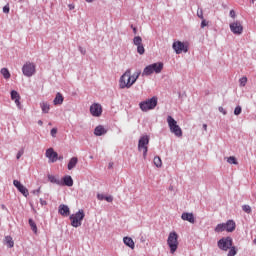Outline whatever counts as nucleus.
<instances>
[{
    "instance_id": "nucleus-6",
    "label": "nucleus",
    "mask_w": 256,
    "mask_h": 256,
    "mask_svg": "<svg viewBox=\"0 0 256 256\" xmlns=\"http://www.w3.org/2000/svg\"><path fill=\"white\" fill-rule=\"evenodd\" d=\"M217 245L221 251H229V248L233 247V238L229 236L223 237L217 242Z\"/></svg>"
},
{
    "instance_id": "nucleus-49",
    "label": "nucleus",
    "mask_w": 256,
    "mask_h": 256,
    "mask_svg": "<svg viewBox=\"0 0 256 256\" xmlns=\"http://www.w3.org/2000/svg\"><path fill=\"white\" fill-rule=\"evenodd\" d=\"M133 33H134V35H137V27L136 28H133Z\"/></svg>"
},
{
    "instance_id": "nucleus-43",
    "label": "nucleus",
    "mask_w": 256,
    "mask_h": 256,
    "mask_svg": "<svg viewBox=\"0 0 256 256\" xmlns=\"http://www.w3.org/2000/svg\"><path fill=\"white\" fill-rule=\"evenodd\" d=\"M197 17H199V19H204V17H203V10H198L197 11Z\"/></svg>"
},
{
    "instance_id": "nucleus-56",
    "label": "nucleus",
    "mask_w": 256,
    "mask_h": 256,
    "mask_svg": "<svg viewBox=\"0 0 256 256\" xmlns=\"http://www.w3.org/2000/svg\"><path fill=\"white\" fill-rule=\"evenodd\" d=\"M169 191H173V186H169Z\"/></svg>"
},
{
    "instance_id": "nucleus-29",
    "label": "nucleus",
    "mask_w": 256,
    "mask_h": 256,
    "mask_svg": "<svg viewBox=\"0 0 256 256\" xmlns=\"http://www.w3.org/2000/svg\"><path fill=\"white\" fill-rule=\"evenodd\" d=\"M215 233H223V231H227V228L225 226V223L218 224L215 229Z\"/></svg>"
},
{
    "instance_id": "nucleus-27",
    "label": "nucleus",
    "mask_w": 256,
    "mask_h": 256,
    "mask_svg": "<svg viewBox=\"0 0 256 256\" xmlns=\"http://www.w3.org/2000/svg\"><path fill=\"white\" fill-rule=\"evenodd\" d=\"M4 241L9 249H12V247L15 246V242L13 241V237L11 236H6Z\"/></svg>"
},
{
    "instance_id": "nucleus-41",
    "label": "nucleus",
    "mask_w": 256,
    "mask_h": 256,
    "mask_svg": "<svg viewBox=\"0 0 256 256\" xmlns=\"http://www.w3.org/2000/svg\"><path fill=\"white\" fill-rule=\"evenodd\" d=\"M9 11H11V9L9 8V4H6L4 7H3V13H9Z\"/></svg>"
},
{
    "instance_id": "nucleus-32",
    "label": "nucleus",
    "mask_w": 256,
    "mask_h": 256,
    "mask_svg": "<svg viewBox=\"0 0 256 256\" xmlns=\"http://www.w3.org/2000/svg\"><path fill=\"white\" fill-rule=\"evenodd\" d=\"M28 223H29V225H30L31 230L33 231V233H36V234H37V224L35 223V221H34L32 218H30V219L28 220Z\"/></svg>"
},
{
    "instance_id": "nucleus-22",
    "label": "nucleus",
    "mask_w": 256,
    "mask_h": 256,
    "mask_svg": "<svg viewBox=\"0 0 256 256\" xmlns=\"http://www.w3.org/2000/svg\"><path fill=\"white\" fill-rule=\"evenodd\" d=\"M225 226H226V231H227L228 233H233V231H235V227H236L235 221H233V220H228V221L225 223Z\"/></svg>"
},
{
    "instance_id": "nucleus-51",
    "label": "nucleus",
    "mask_w": 256,
    "mask_h": 256,
    "mask_svg": "<svg viewBox=\"0 0 256 256\" xmlns=\"http://www.w3.org/2000/svg\"><path fill=\"white\" fill-rule=\"evenodd\" d=\"M202 127H203V130H204V131H207V124H203Z\"/></svg>"
},
{
    "instance_id": "nucleus-12",
    "label": "nucleus",
    "mask_w": 256,
    "mask_h": 256,
    "mask_svg": "<svg viewBox=\"0 0 256 256\" xmlns=\"http://www.w3.org/2000/svg\"><path fill=\"white\" fill-rule=\"evenodd\" d=\"M13 185L24 197H29V190L19 180H14Z\"/></svg>"
},
{
    "instance_id": "nucleus-31",
    "label": "nucleus",
    "mask_w": 256,
    "mask_h": 256,
    "mask_svg": "<svg viewBox=\"0 0 256 256\" xmlns=\"http://www.w3.org/2000/svg\"><path fill=\"white\" fill-rule=\"evenodd\" d=\"M0 73L3 75L4 79H11V73L9 72V69L2 68Z\"/></svg>"
},
{
    "instance_id": "nucleus-59",
    "label": "nucleus",
    "mask_w": 256,
    "mask_h": 256,
    "mask_svg": "<svg viewBox=\"0 0 256 256\" xmlns=\"http://www.w3.org/2000/svg\"><path fill=\"white\" fill-rule=\"evenodd\" d=\"M130 27H131L132 30L135 29V27L133 25H131Z\"/></svg>"
},
{
    "instance_id": "nucleus-47",
    "label": "nucleus",
    "mask_w": 256,
    "mask_h": 256,
    "mask_svg": "<svg viewBox=\"0 0 256 256\" xmlns=\"http://www.w3.org/2000/svg\"><path fill=\"white\" fill-rule=\"evenodd\" d=\"M230 17H232V19H235L236 14H235V10H230Z\"/></svg>"
},
{
    "instance_id": "nucleus-54",
    "label": "nucleus",
    "mask_w": 256,
    "mask_h": 256,
    "mask_svg": "<svg viewBox=\"0 0 256 256\" xmlns=\"http://www.w3.org/2000/svg\"><path fill=\"white\" fill-rule=\"evenodd\" d=\"M59 161H63V156H58Z\"/></svg>"
},
{
    "instance_id": "nucleus-19",
    "label": "nucleus",
    "mask_w": 256,
    "mask_h": 256,
    "mask_svg": "<svg viewBox=\"0 0 256 256\" xmlns=\"http://www.w3.org/2000/svg\"><path fill=\"white\" fill-rule=\"evenodd\" d=\"M150 67L152 69V72L154 73H161L163 71V62H157L150 64Z\"/></svg>"
},
{
    "instance_id": "nucleus-57",
    "label": "nucleus",
    "mask_w": 256,
    "mask_h": 256,
    "mask_svg": "<svg viewBox=\"0 0 256 256\" xmlns=\"http://www.w3.org/2000/svg\"><path fill=\"white\" fill-rule=\"evenodd\" d=\"M111 167H113V164H112V163L109 164V168H111Z\"/></svg>"
},
{
    "instance_id": "nucleus-28",
    "label": "nucleus",
    "mask_w": 256,
    "mask_h": 256,
    "mask_svg": "<svg viewBox=\"0 0 256 256\" xmlns=\"http://www.w3.org/2000/svg\"><path fill=\"white\" fill-rule=\"evenodd\" d=\"M40 107H41L42 113H49L51 109V106L47 102L40 103Z\"/></svg>"
},
{
    "instance_id": "nucleus-21",
    "label": "nucleus",
    "mask_w": 256,
    "mask_h": 256,
    "mask_svg": "<svg viewBox=\"0 0 256 256\" xmlns=\"http://www.w3.org/2000/svg\"><path fill=\"white\" fill-rule=\"evenodd\" d=\"M77 163H79V159L77 157H72L67 165L68 171L75 169V167H77Z\"/></svg>"
},
{
    "instance_id": "nucleus-24",
    "label": "nucleus",
    "mask_w": 256,
    "mask_h": 256,
    "mask_svg": "<svg viewBox=\"0 0 256 256\" xmlns=\"http://www.w3.org/2000/svg\"><path fill=\"white\" fill-rule=\"evenodd\" d=\"M65 98L63 97V94L58 92L53 100L54 105H63V101Z\"/></svg>"
},
{
    "instance_id": "nucleus-4",
    "label": "nucleus",
    "mask_w": 256,
    "mask_h": 256,
    "mask_svg": "<svg viewBox=\"0 0 256 256\" xmlns=\"http://www.w3.org/2000/svg\"><path fill=\"white\" fill-rule=\"evenodd\" d=\"M69 219L71 221L72 227H81L82 221L85 219V211H83V209H80L79 212L70 215Z\"/></svg>"
},
{
    "instance_id": "nucleus-53",
    "label": "nucleus",
    "mask_w": 256,
    "mask_h": 256,
    "mask_svg": "<svg viewBox=\"0 0 256 256\" xmlns=\"http://www.w3.org/2000/svg\"><path fill=\"white\" fill-rule=\"evenodd\" d=\"M69 9H70V10H73V9H75V6H73V5L70 4V5H69Z\"/></svg>"
},
{
    "instance_id": "nucleus-45",
    "label": "nucleus",
    "mask_w": 256,
    "mask_h": 256,
    "mask_svg": "<svg viewBox=\"0 0 256 256\" xmlns=\"http://www.w3.org/2000/svg\"><path fill=\"white\" fill-rule=\"evenodd\" d=\"M21 157H23V150H20L17 155H16V159H21Z\"/></svg>"
},
{
    "instance_id": "nucleus-52",
    "label": "nucleus",
    "mask_w": 256,
    "mask_h": 256,
    "mask_svg": "<svg viewBox=\"0 0 256 256\" xmlns=\"http://www.w3.org/2000/svg\"><path fill=\"white\" fill-rule=\"evenodd\" d=\"M34 193H41V188H38L37 190H34Z\"/></svg>"
},
{
    "instance_id": "nucleus-48",
    "label": "nucleus",
    "mask_w": 256,
    "mask_h": 256,
    "mask_svg": "<svg viewBox=\"0 0 256 256\" xmlns=\"http://www.w3.org/2000/svg\"><path fill=\"white\" fill-rule=\"evenodd\" d=\"M40 205L42 206L47 205V201L43 200V198H40Z\"/></svg>"
},
{
    "instance_id": "nucleus-61",
    "label": "nucleus",
    "mask_w": 256,
    "mask_h": 256,
    "mask_svg": "<svg viewBox=\"0 0 256 256\" xmlns=\"http://www.w3.org/2000/svg\"><path fill=\"white\" fill-rule=\"evenodd\" d=\"M254 243H256V239H254Z\"/></svg>"
},
{
    "instance_id": "nucleus-3",
    "label": "nucleus",
    "mask_w": 256,
    "mask_h": 256,
    "mask_svg": "<svg viewBox=\"0 0 256 256\" xmlns=\"http://www.w3.org/2000/svg\"><path fill=\"white\" fill-rule=\"evenodd\" d=\"M167 123L171 133H174L176 137H183V130H181V127L177 125L176 119L172 118L171 116H168Z\"/></svg>"
},
{
    "instance_id": "nucleus-11",
    "label": "nucleus",
    "mask_w": 256,
    "mask_h": 256,
    "mask_svg": "<svg viewBox=\"0 0 256 256\" xmlns=\"http://www.w3.org/2000/svg\"><path fill=\"white\" fill-rule=\"evenodd\" d=\"M90 113L93 117H101L103 107H101V104L94 103L90 106Z\"/></svg>"
},
{
    "instance_id": "nucleus-8",
    "label": "nucleus",
    "mask_w": 256,
    "mask_h": 256,
    "mask_svg": "<svg viewBox=\"0 0 256 256\" xmlns=\"http://www.w3.org/2000/svg\"><path fill=\"white\" fill-rule=\"evenodd\" d=\"M22 73L25 77H33L35 73V64L26 62L22 67Z\"/></svg>"
},
{
    "instance_id": "nucleus-44",
    "label": "nucleus",
    "mask_w": 256,
    "mask_h": 256,
    "mask_svg": "<svg viewBox=\"0 0 256 256\" xmlns=\"http://www.w3.org/2000/svg\"><path fill=\"white\" fill-rule=\"evenodd\" d=\"M218 111L220 112V113H223V115H227V110H225L223 107H219L218 108Z\"/></svg>"
},
{
    "instance_id": "nucleus-14",
    "label": "nucleus",
    "mask_w": 256,
    "mask_h": 256,
    "mask_svg": "<svg viewBox=\"0 0 256 256\" xmlns=\"http://www.w3.org/2000/svg\"><path fill=\"white\" fill-rule=\"evenodd\" d=\"M46 157L51 160V163H55L58 160L59 154L53 148H49L46 150Z\"/></svg>"
},
{
    "instance_id": "nucleus-17",
    "label": "nucleus",
    "mask_w": 256,
    "mask_h": 256,
    "mask_svg": "<svg viewBox=\"0 0 256 256\" xmlns=\"http://www.w3.org/2000/svg\"><path fill=\"white\" fill-rule=\"evenodd\" d=\"M10 95H11L12 101L15 102V104L19 109H21V102L19 101L21 99V96L19 95V92H17L16 90H12L10 92Z\"/></svg>"
},
{
    "instance_id": "nucleus-5",
    "label": "nucleus",
    "mask_w": 256,
    "mask_h": 256,
    "mask_svg": "<svg viewBox=\"0 0 256 256\" xmlns=\"http://www.w3.org/2000/svg\"><path fill=\"white\" fill-rule=\"evenodd\" d=\"M179 235H177V232H170L167 243L170 247V253H175L177 251V248L179 247Z\"/></svg>"
},
{
    "instance_id": "nucleus-40",
    "label": "nucleus",
    "mask_w": 256,
    "mask_h": 256,
    "mask_svg": "<svg viewBox=\"0 0 256 256\" xmlns=\"http://www.w3.org/2000/svg\"><path fill=\"white\" fill-rule=\"evenodd\" d=\"M51 137H57V128H52L50 131Z\"/></svg>"
},
{
    "instance_id": "nucleus-1",
    "label": "nucleus",
    "mask_w": 256,
    "mask_h": 256,
    "mask_svg": "<svg viewBox=\"0 0 256 256\" xmlns=\"http://www.w3.org/2000/svg\"><path fill=\"white\" fill-rule=\"evenodd\" d=\"M141 75V70L136 71L133 75H131V69H127L125 73L120 77L119 87L120 89H131L134 83L139 79Z\"/></svg>"
},
{
    "instance_id": "nucleus-37",
    "label": "nucleus",
    "mask_w": 256,
    "mask_h": 256,
    "mask_svg": "<svg viewBox=\"0 0 256 256\" xmlns=\"http://www.w3.org/2000/svg\"><path fill=\"white\" fill-rule=\"evenodd\" d=\"M240 87H245L247 85V77H242L239 79Z\"/></svg>"
},
{
    "instance_id": "nucleus-9",
    "label": "nucleus",
    "mask_w": 256,
    "mask_h": 256,
    "mask_svg": "<svg viewBox=\"0 0 256 256\" xmlns=\"http://www.w3.org/2000/svg\"><path fill=\"white\" fill-rule=\"evenodd\" d=\"M133 45L137 47V53L139 55H145V46H143V38L141 36H135L133 38Z\"/></svg>"
},
{
    "instance_id": "nucleus-15",
    "label": "nucleus",
    "mask_w": 256,
    "mask_h": 256,
    "mask_svg": "<svg viewBox=\"0 0 256 256\" xmlns=\"http://www.w3.org/2000/svg\"><path fill=\"white\" fill-rule=\"evenodd\" d=\"M58 213L63 217H69V215L71 214V211L69 210V206L65 204H60L58 207Z\"/></svg>"
},
{
    "instance_id": "nucleus-25",
    "label": "nucleus",
    "mask_w": 256,
    "mask_h": 256,
    "mask_svg": "<svg viewBox=\"0 0 256 256\" xmlns=\"http://www.w3.org/2000/svg\"><path fill=\"white\" fill-rule=\"evenodd\" d=\"M98 201H107V203H113V196H104L103 194H97Z\"/></svg>"
},
{
    "instance_id": "nucleus-23",
    "label": "nucleus",
    "mask_w": 256,
    "mask_h": 256,
    "mask_svg": "<svg viewBox=\"0 0 256 256\" xmlns=\"http://www.w3.org/2000/svg\"><path fill=\"white\" fill-rule=\"evenodd\" d=\"M123 243L127 247H130V249H135V242L133 241V238L128 237V236L124 237L123 238Z\"/></svg>"
},
{
    "instance_id": "nucleus-35",
    "label": "nucleus",
    "mask_w": 256,
    "mask_h": 256,
    "mask_svg": "<svg viewBox=\"0 0 256 256\" xmlns=\"http://www.w3.org/2000/svg\"><path fill=\"white\" fill-rule=\"evenodd\" d=\"M229 249L230 250H229L227 256H236L237 255V248L235 246H231Z\"/></svg>"
},
{
    "instance_id": "nucleus-16",
    "label": "nucleus",
    "mask_w": 256,
    "mask_h": 256,
    "mask_svg": "<svg viewBox=\"0 0 256 256\" xmlns=\"http://www.w3.org/2000/svg\"><path fill=\"white\" fill-rule=\"evenodd\" d=\"M60 187H73V178L66 175L62 178Z\"/></svg>"
},
{
    "instance_id": "nucleus-38",
    "label": "nucleus",
    "mask_w": 256,
    "mask_h": 256,
    "mask_svg": "<svg viewBox=\"0 0 256 256\" xmlns=\"http://www.w3.org/2000/svg\"><path fill=\"white\" fill-rule=\"evenodd\" d=\"M242 211H244V213H251V206L249 205H243L242 206Z\"/></svg>"
},
{
    "instance_id": "nucleus-2",
    "label": "nucleus",
    "mask_w": 256,
    "mask_h": 256,
    "mask_svg": "<svg viewBox=\"0 0 256 256\" xmlns=\"http://www.w3.org/2000/svg\"><path fill=\"white\" fill-rule=\"evenodd\" d=\"M157 103H158L157 96H154L148 100L140 102L139 107L141 111H143L144 113H147V111H151L155 109V107H157Z\"/></svg>"
},
{
    "instance_id": "nucleus-55",
    "label": "nucleus",
    "mask_w": 256,
    "mask_h": 256,
    "mask_svg": "<svg viewBox=\"0 0 256 256\" xmlns=\"http://www.w3.org/2000/svg\"><path fill=\"white\" fill-rule=\"evenodd\" d=\"M94 0H86V3H93Z\"/></svg>"
},
{
    "instance_id": "nucleus-42",
    "label": "nucleus",
    "mask_w": 256,
    "mask_h": 256,
    "mask_svg": "<svg viewBox=\"0 0 256 256\" xmlns=\"http://www.w3.org/2000/svg\"><path fill=\"white\" fill-rule=\"evenodd\" d=\"M142 151H143V158L147 159V151H149V149L148 148H142Z\"/></svg>"
},
{
    "instance_id": "nucleus-30",
    "label": "nucleus",
    "mask_w": 256,
    "mask_h": 256,
    "mask_svg": "<svg viewBox=\"0 0 256 256\" xmlns=\"http://www.w3.org/2000/svg\"><path fill=\"white\" fill-rule=\"evenodd\" d=\"M48 180L50 181V183H54L55 185L61 186V180H59V178H56L51 174L48 175Z\"/></svg>"
},
{
    "instance_id": "nucleus-36",
    "label": "nucleus",
    "mask_w": 256,
    "mask_h": 256,
    "mask_svg": "<svg viewBox=\"0 0 256 256\" xmlns=\"http://www.w3.org/2000/svg\"><path fill=\"white\" fill-rule=\"evenodd\" d=\"M243 108H241L240 105L236 106L234 109V115L239 116L240 113H242Z\"/></svg>"
},
{
    "instance_id": "nucleus-34",
    "label": "nucleus",
    "mask_w": 256,
    "mask_h": 256,
    "mask_svg": "<svg viewBox=\"0 0 256 256\" xmlns=\"http://www.w3.org/2000/svg\"><path fill=\"white\" fill-rule=\"evenodd\" d=\"M154 165H156V167H162L163 162L161 161V157L159 156L154 157Z\"/></svg>"
},
{
    "instance_id": "nucleus-7",
    "label": "nucleus",
    "mask_w": 256,
    "mask_h": 256,
    "mask_svg": "<svg viewBox=\"0 0 256 256\" xmlns=\"http://www.w3.org/2000/svg\"><path fill=\"white\" fill-rule=\"evenodd\" d=\"M172 49L176 55H181V53H187L189 51V46L181 41H176L172 44Z\"/></svg>"
},
{
    "instance_id": "nucleus-20",
    "label": "nucleus",
    "mask_w": 256,
    "mask_h": 256,
    "mask_svg": "<svg viewBox=\"0 0 256 256\" xmlns=\"http://www.w3.org/2000/svg\"><path fill=\"white\" fill-rule=\"evenodd\" d=\"M107 130L105 129V127H103V125H99L94 129V135H96V137H101L102 135H106Z\"/></svg>"
},
{
    "instance_id": "nucleus-50",
    "label": "nucleus",
    "mask_w": 256,
    "mask_h": 256,
    "mask_svg": "<svg viewBox=\"0 0 256 256\" xmlns=\"http://www.w3.org/2000/svg\"><path fill=\"white\" fill-rule=\"evenodd\" d=\"M38 125H40V127H42V125H43V120H39V121H38Z\"/></svg>"
},
{
    "instance_id": "nucleus-26",
    "label": "nucleus",
    "mask_w": 256,
    "mask_h": 256,
    "mask_svg": "<svg viewBox=\"0 0 256 256\" xmlns=\"http://www.w3.org/2000/svg\"><path fill=\"white\" fill-rule=\"evenodd\" d=\"M153 69L150 65L146 66L142 72V77H149V75H153Z\"/></svg>"
},
{
    "instance_id": "nucleus-13",
    "label": "nucleus",
    "mask_w": 256,
    "mask_h": 256,
    "mask_svg": "<svg viewBox=\"0 0 256 256\" xmlns=\"http://www.w3.org/2000/svg\"><path fill=\"white\" fill-rule=\"evenodd\" d=\"M149 145V136H141L138 141V151H143V149L148 148Z\"/></svg>"
},
{
    "instance_id": "nucleus-33",
    "label": "nucleus",
    "mask_w": 256,
    "mask_h": 256,
    "mask_svg": "<svg viewBox=\"0 0 256 256\" xmlns=\"http://www.w3.org/2000/svg\"><path fill=\"white\" fill-rule=\"evenodd\" d=\"M227 163H229L230 165H238L239 164V162H237V158H235V156L228 157Z\"/></svg>"
},
{
    "instance_id": "nucleus-39",
    "label": "nucleus",
    "mask_w": 256,
    "mask_h": 256,
    "mask_svg": "<svg viewBox=\"0 0 256 256\" xmlns=\"http://www.w3.org/2000/svg\"><path fill=\"white\" fill-rule=\"evenodd\" d=\"M208 25H209V22L205 20V18H203L201 22V29H205V27H207Z\"/></svg>"
},
{
    "instance_id": "nucleus-10",
    "label": "nucleus",
    "mask_w": 256,
    "mask_h": 256,
    "mask_svg": "<svg viewBox=\"0 0 256 256\" xmlns=\"http://www.w3.org/2000/svg\"><path fill=\"white\" fill-rule=\"evenodd\" d=\"M230 31L233 32L234 35H242L243 34V25L240 21H235L233 23H230L229 25Z\"/></svg>"
},
{
    "instance_id": "nucleus-18",
    "label": "nucleus",
    "mask_w": 256,
    "mask_h": 256,
    "mask_svg": "<svg viewBox=\"0 0 256 256\" xmlns=\"http://www.w3.org/2000/svg\"><path fill=\"white\" fill-rule=\"evenodd\" d=\"M181 219L183 221H188V223H195V216L193 215V213L183 212L181 215Z\"/></svg>"
},
{
    "instance_id": "nucleus-58",
    "label": "nucleus",
    "mask_w": 256,
    "mask_h": 256,
    "mask_svg": "<svg viewBox=\"0 0 256 256\" xmlns=\"http://www.w3.org/2000/svg\"><path fill=\"white\" fill-rule=\"evenodd\" d=\"M2 209H7V208L5 207V205L2 204Z\"/></svg>"
},
{
    "instance_id": "nucleus-46",
    "label": "nucleus",
    "mask_w": 256,
    "mask_h": 256,
    "mask_svg": "<svg viewBox=\"0 0 256 256\" xmlns=\"http://www.w3.org/2000/svg\"><path fill=\"white\" fill-rule=\"evenodd\" d=\"M79 51H80V53L82 54V55H85V53H87V50H85V48H83V47H79Z\"/></svg>"
},
{
    "instance_id": "nucleus-60",
    "label": "nucleus",
    "mask_w": 256,
    "mask_h": 256,
    "mask_svg": "<svg viewBox=\"0 0 256 256\" xmlns=\"http://www.w3.org/2000/svg\"><path fill=\"white\" fill-rule=\"evenodd\" d=\"M18 1H19V3H23L24 0H18Z\"/></svg>"
}]
</instances>
